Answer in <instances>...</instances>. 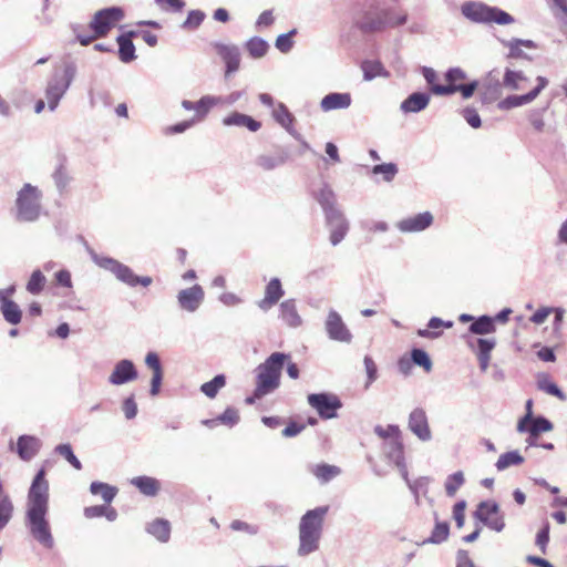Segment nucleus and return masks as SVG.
I'll return each instance as SVG.
<instances>
[{"label": "nucleus", "instance_id": "10", "mask_svg": "<svg viewBox=\"0 0 567 567\" xmlns=\"http://www.w3.org/2000/svg\"><path fill=\"white\" fill-rule=\"evenodd\" d=\"M474 516L485 526L497 533L505 527L504 516L501 514L499 506L494 501H485L480 503Z\"/></svg>", "mask_w": 567, "mask_h": 567}, {"label": "nucleus", "instance_id": "60", "mask_svg": "<svg viewBox=\"0 0 567 567\" xmlns=\"http://www.w3.org/2000/svg\"><path fill=\"white\" fill-rule=\"evenodd\" d=\"M217 420L219 423L225 424L229 427L234 426L239 421V413L234 408H227L224 413H221Z\"/></svg>", "mask_w": 567, "mask_h": 567}, {"label": "nucleus", "instance_id": "33", "mask_svg": "<svg viewBox=\"0 0 567 567\" xmlns=\"http://www.w3.org/2000/svg\"><path fill=\"white\" fill-rule=\"evenodd\" d=\"M364 81H372L375 78H389L390 72L383 66L380 61L367 60L361 64Z\"/></svg>", "mask_w": 567, "mask_h": 567}, {"label": "nucleus", "instance_id": "64", "mask_svg": "<svg viewBox=\"0 0 567 567\" xmlns=\"http://www.w3.org/2000/svg\"><path fill=\"white\" fill-rule=\"evenodd\" d=\"M53 179L58 188L63 189L69 184V175L66 168L60 165L53 173Z\"/></svg>", "mask_w": 567, "mask_h": 567}, {"label": "nucleus", "instance_id": "7", "mask_svg": "<svg viewBox=\"0 0 567 567\" xmlns=\"http://www.w3.org/2000/svg\"><path fill=\"white\" fill-rule=\"evenodd\" d=\"M76 74V66L74 63H66L62 72H55L45 89V99L50 111H54L60 100L64 96L69 90L72 81Z\"/></svg>", "mask_w": 567, "mask_h": 567}, {"label": "nucleus", "instance_id": "61", "mask_svg": "<svg viewBox=\"0 0 567 567\" xmlns=\"http://www.w3.org/2000/svg\"><path fill=\"white\" fill-rule=\"evenodd\" d=\"M544 111L545 110H532L528 113V121L537 132H543L545 127L543 118Z\"/></svg>", "mask_w": 567, "mask_h": 567}, {"label": "nucleus", "instance_id": "6", "mask_svg": "<svg viewBox=\"0 0 567 567\" xmlns=\"http://www.w3.org/2000/svg\"><path fill=\"white\" fill-rule=\"evenodd\" d=\"M462 14L475 23L511 24L514 18L497 7H489L482 2L467 1L461 7Z\"/></svg>", "mask_w": 567, "mask_h": 567}, {"label": "nucleus", "instance_id": "59", "mask_svg": "<svg viewBox=\"0 0 567 567\" xmlns=\"http://www.w3.org/2000/svg\"><path fill=\"white\" fill-rule=\"evenodd\" d=\"M295 33H296V30L293 29L288 33L278 35L276 39V43H275L276 48L282 53L289 52L293 47V41H292L291 37Z\"/></svg>", "mask_w": 567, "mask_h": 567}, {"label": "nucleus", "instance_id": "41", "mask_svg": "<svg viewBox=\"0 0 567 567\" xmlns=\"http://www.w3.org/2000/svg\"><path fill=\"white\" fill-rule=\"evenodd\" d=\"M502 43L509 50L508 58H526L520 47H525L527 49H536V44L532 40L512 39L502 41Z\"/></svg>", "mask_w": 567, "mask_h": 567}, {"label": "nucleus", "instance_id": "16", "mask_svg": "<svg viewBox=\"0 0 567 567\" xmlns=\"http://www.w3.org/2000/svg\"><path fill=\"white\" fill-rule=\"evenodd\" d=\"M138 372L134 363L128 359L120 360L115 363L113 371L109 375V382L112 385H122L135 381Z\"/></svg>", "mask_w": 567, "mask_h": 567}, {"label": "nucleus", "instance_id": "9", "mask_svg": "<svg viewBox=\"0 0 567 567\" xmlns=\"http://www.w3.org/2000/svg\"><path fill=\"white\" fill-rule=\"evenodd\" d=\"M124 18V12L118 7L106 8L97 11L90 27L94 31L95 37H104L115 27V24Z\"/></svg>", "mask_w": 567, "mask_h": 567}, {"label": "nucleus", "instance_id": "43", "mask_svg": "<svg viewBox=\"0 0 567 567\" xmlns=\"http://www.w3.org/2000/svg\"><path fill=\"white\" fill-rule=\"evenodd\" d=\"M524 462V457L519 454L518 451H511L502 454L497 462L495 463V467L497 471L502 472L507 470L511 466L520 465Z\"/></svg>", "mask_w": 567, "mask_h": 567}, {"label": "nucleus", "instance_id": "15", "mask_svg": "<svg viewBox=\"0 0 567 567\" xmlns=\"http://www.w3.org/2000/svg\"><path fill=\"white\" fill-rule=\"evenodd\" d=\"M205 298L202 286L194 285L189 288L182 289L177 293V302L182 310L195 312L199 309Z\"/></svg>", "mask_w": 567, "mask_h": 567}, {"label": "nucleus", "instance_id": "54", "mask_svg": "<svg viewBox=\"0 0 567 567\" xmlns=\"http://www.w3.org/2000/svg\"><path fill=\"white\" fill-rule=\"evenodd\" d=\"M55 453L64 457L75 470L80 471L82 468V464L79 458L74 455L72 446L68 443L59 444L54 449Z\"/></svg>", "mask_w": 567, "mask_h": 567}, {"label": "nucleus", "instance_id": "37", "mask_svg": "<svg viewBox=\"0 0 567 567\" xmlns=\"http://www.w3.org/2000/svg\"><path fill=\"white\" fill-rule=\"evenodd\" d=\"M444 327V328H452L453 322L452 321H444L437 317H433L429 320L427 328L429 329H419L417 336L422 338L427 339H436L441 336L440 331H436V329Z\"/></svg>", "mask_w": 567, "mask_h": 567}, {"label": "nucleus", "instance_id": "11", "mask_svg": "<svg viewBox=\"0 0 567 567\" xmlns=\"http://www.w3.org/2000/svg\"><path fill=\"white\" fill-rule=\"evenodd\" d=\"M324 219L329 229V241L332 246H338L349 233V220L341 210L324 215Z\"/></svg>", "mask_w": 567, "mask_h": 567}, {"label": "nucleus", "instance_id": "42", "mask_svg": "<svg viewBox=\"0 0 567 567\" xmlns=\"http://www.w3.org/2000/svg\"><path fill=\"white\" fill-rule=\"evenodd\" d=\"M246 50L248 51L249 55L254 59H260L265 56L269 50V44L266 40L259 37H252L250 38L246 44Z\"/></svg>", "mask_w": 567, "mask_h": 567}, {"label": "nucleus", "instance_id": "63", "mask_svg": "<svg viewBox=\"0 0 567 567\" xmlns=\"http://www.w3.org/2000/svg\"><path fill=\"white\" fill-rule=\"evenodd\" d=\"M465 507H466L465 501L457 502L453 507V518L458 528H462L465 523Z\"/></svg>", "mask_w": 567, "mask_h": 567}, {"label": "nucleus", "instance_id": "22", "mask_svg": "<svg viewBox=\"0 0 567 567\" xmlns=\"http://www.w3.org/2000/svg\"><path fill=\"white\" fill-rule=\"evenodd\" d=\"M352 99L350 93H329L320 101V109L323 112H330L333 110H344L351 105Z\"/></svg>", "mask_w": 567, "mask_h": 567}, {"label": "nucleus", "instance_id": "38", "mask_svg": "<svg viewBox=\"0 0 567 567\" xmlns=\"http://www.w3.org/2000/svg\"><path fill=\"white\" fill-rule=\"evenodd\" d=\"M287 161V156L285 154H262L256 158V165L262 171H272L281 165H284Z\"/></svg>", "mask_w": 567, "mask_h": 567}, {"label": "nucleus", "instance_id": "36", "mask_svg": "<svg viewBox=\"0 0 567 567\" xmlns=\"http://www.w3.org/2000/svg\"><path fill=\"white\" fill-rule=\"evenodd\" d=\"M468 330L474 334H491L496 331L495 319L489 316H481L475 319Z\"/></svg>", "mask_w": 567, "mask_h": 567}, {"label": "nucleus", "instance_id": "62", "mask_svg": "<svg viewBox=\"0 0 567 567\" xmlns=\"http://www.w3.org/2000/svg\"><path fill=\"white\" fill-rule=\"evenodd\" d=\"M549 542V523L545 522L542 529L536 535V546L539 547L542 553H546V547Z\"/></svg>", "mask_w": 567, "mask_h": 567}, {"label": "nucleus", "instance_id": "30", "mask_svg": "<svg viewBox=\"0 0 567 567\" xmlns=\"http://www.w3.org/2000/svg\"><path fill=\"white\" fill-rule=\"evenodd\" d=\"M1 313L7 322L10 324H18L22 318L20 307L12 300L6 297L3 291H0Z\"/></svg>", "mask_w": 567, "mask_h": 567}, {"label": "nucleus", "instance_id": "34", "mask_svg": "<svg viewBox=\"0 0 567 567\" xmlns=\"http://www.w3.org/2000/svg\"><path fill=\"white\" fill-rule=\"evenodd\" d=\"M146 532L157 540L166 543L171 536V524L163 518H156L146 526Z\"/></svg>", "mask_w": 567, "mask_h": 567}, {"label": "nucleus", "instance_id": "57", "mask_svg": "<svg viewBox=\"0 0 567 567\" xmlns=\"http://www.w3.org/2000/svg\"><path fill=\"white\" fill-rule=\"evenodd\" d=\"M555 18L566 23L567 0H546Z\"/></svg>", "mask_w": 567, "mask_h": 567}, {"label": "nucleus", "instance_id": "39", "mask_svg": "<svg viewBox=\"0 0 567 567\" xmlns=\"http://www.w3.org/2000/svg\"><path fill=\"white\" fill-rule=\"evenodd\" d=\"M406 20H408V16L405 13H394V14L389 16L386 21H384V22L381 20H378V21H374L371 23H363L362 28L364 30L374 31V30L382 29L385 24L390 25V27L402 25L406 22Z\"/></svg>", "mask_w": 567, "mask_h": 567}, {"label": "nucleus", "instance_id": "4", "mask_svg": "<svg viewBox=\"0 0 567 567\" xmlns=\"http://www.w3.org/2000/svg\"><path fill=\"white\" fill-rule=\"evenodd\" d=\"M42 193L38 187L27 183L17 193L14 217L20 223H34L42 213Z\"/></svg>", "mask_w": 567, "mask_h": 567}, {"label": "nucleus", "instance_id": "47", "mask_svg": "<svg viewBox=\"0 0 567 567\" xmlns=\"http://www.w3.org/2000/svg\"><path fill=\"white\" fill-rule=\"evenodd\" d=\"M498 71L493 70L487 74V76L483 81L482 90L485 96H487L489 93L496 95L501 93V87H503V85L502 82L498 81Z\"/></svg>", "mask_w": 567, "mask_h": 567}, {"label": "nucleus", "instance_id": "52", "mask_svg": "<svg viewBox=\"0 0 567 567\" xmlns=\"http://www.w3.org/2000/svg\"><path fill=\"white\" fill-rule=\"evenodd\" d=\"M450 534V527L447 523H436L431 536L425 539L422 544H441L447 539Z\"/></svg>", "mask_w": 567, "mask_h": 567}, {"label": "nucleus", "instance_id": "18", "mask_svg": "<svg viewBox=\"0 0 567 567\" xmlns=\"http://www.w3.org/2000/svg\"><path fill=\"white\" fill-rule=\"evenodd\" d=\"M383 452L386 457L393 462L396 467L400 470V473L403 478H406V464L404 460V446L400 436L394 437L393 440L383 442Z\"/></svg>", "mask_w": 567, "mask_h": 567}, {"label": "nucleus", "instance_id": "3", "mask_svg": "<svg viewBox=\"0 0 567 567\" xmlns=\"http://www.w3.org/2000/svg\"><path fill=\"white\" fill-rule=\"evenodd\" d=\"M289 359V354L274 352L256 368L255 395L257 398H264L279 388L281 371Z\"/></svg>", "mask_w": 567, "mask_h": 567}, {"label": "nucleus", "instance_id": "17", "mask_svg": "<svg viewBox=\"0 0 567 567\" xmlns=\"http://www.w3.org/2000/svg\"><path fill=\"white\" fill-rule=\"evenodd\" d=\"M432 224L433 215L430 212H423L399 220L395 227L401 233H420L427 229Z\"/></svg>", "mask_w": 567, "mask_h": 567}, {"label": "nucleus", "instance_id": "25", "mask_svg": "<svg viewBox=\"0 0 567 567\" xmlns=\"http://www.w3.org/2000/svg\"><path fill=\"white\" fill-rule=\"evenodd\" d=\"M477 86V81H472L467 84L433 85V93L435 95L446 96L460 92L464 99H470Z\"/></svg>", "mask_w": 567, "mask_h": 567}, {"label": "nucleus", "instance_id": "44", "mask_svg": "<svg viewBox=\"0 0 567 567\" xmlns=\"http://www.w3.org/2000/svg\"><path fill=\"white\" fill-rule=\"evenodd\" d=\"M532 96L528 93L523 95H509L498 102L497 107L502 111H508L515 107L532 103Z\"/></svg>", "mask_w": 567, "mask_h": 567}, {"label": "nucleus", "instance_id": "1", "mask_svg": "<svg viewBox=\"0 0 567 567\" xmlns=\"http://www.w3.org/2000/svg\"><path fill=\"white\" fill-rule=\"evenodd\" d=\"M45 475V468L41 467L31 482L25 501L24 524L34 540L51 549L54 538L48 519L50 493Z\"/></svg>", "mask_w": 567, "mask_h": 567}, {"label": "nucleus", "instance_id": "46", "mask_svg": "<svg viewBox=\"0 0 567 567\" xmlns=\"http://www.w3.org/2000/svg\"><path fill=\"white\" fill-rule=\"evenodd\" d=\"M553 430V423L544 416L532 417V421L527 425L525 433H529L532 436H538L539 433L549 432Z\"/></svg>", "mask_w": 567, "mask_h": 567}, {"label": "nucleus", "instance_id": "35", "mask_svg": "<svg viewBox=\"0 0 567 567\" xmlns=\"http://www.w3.org/2000/svg\"><path fill=\"white\" fill-rule=\"evenodd\" d=\"M131 483L146 496H155L159 491V483L154 477L137 476L132 478Z\"/></svg>", "mask_w": 567, "mask_h": 567}, {"label": "nucleus", "instance_id": "2", "mask_svg": "<svg viewBox=\"0 0 567 567\" xmlns=\"http://www.w3.org/2000/svg\"><path fill=\"white\" fill-rule=\"evenodd\" d=\"M328 506H319L307 511L299 522L298 555L306 557L319 549Z\"/></svg>", "mask_w": 567, "mask_h": 567}, {"label": "nucleus", "instance_id": "53", "mask_svg": "<svg viewBox=\"0 0 567 567\" xmlns=\"http://www.w3.org/2000/svg\"><path fill=\"white\" fill-rule=\"evenodd\" d=\"M464 475L461 471L449 475L444 484L446 494L449 496H454L458 488L464 484Z\"/></svg>", "mask_w": 567, "mask_h": 567}, {"label": "nucleus", "instance_id": "26", "mask_svg": "<svg viewBox=\"0 0 567 567\" xmlns=\"http://www.w3.org/2000/svg\"><path fill=\"white\" fill-rule=\"evenodd\" d=\"M430 103V95L422 92L410 94L400 105V110L408 113H419L427 107Z\"/></svg>", "mask_w": 567, "mask_h": 567}, {"label": "nucleus", "instance_id": "48", "mask_svg": "<svg viewBox=\"0 0 567 567\" xmlns=\"http://www.w3.org/2000/svg\"><path fill=\"white\" fill-rule=\"evenodd\" d=\"M312 473L318 480L327 483L340 474V468L334 465L320 464L312 468Z\"/></svg>", "mask_w": 567, "mask_h": 567}, {"label": "nucleus", "instance_id": "8", "mask_svg": "<svg viewBox=\"0 0 567 567\" xmlns=\"http://www.w3.org/2000/svg\"><path fill=\"white\" fill-rule=\"evenodd\" d=\"M308 404L317 411L322 419H333L342 403L333 393H312L307 398Z\"/></svg>", "mask_w": 567, "mask_h": 567}, {"label": "nucleus", "instance_id": "31", "mask_svg": "<svg viewBox=\"0 0 567 567\" xmlns=\"http://www.w3.org/2000/svg\"><path fill=\"white\" fill-rule=\"evenodd\" d=\"M408 484L411 493L414 496V501L416 505L421 504V496L426 497L429 494V486L431 483V478L427 476H421L414 481L409 478V472L406 471V478H403Z\"/></svg>", "mask_w": 567, "mask_h": 567}, {"label": "nucleus", "instance_id": "51", "mask_svg": "<svg viewBox=\"0 0 567 567\" xmlns=\"http://www.w3.org/2000/svg\"><path fill=\"white\" fill-rule=\"evenodd\" d=\"M537 386L539 390L556 396L560 401H566V394L557 386L555 382L550 380L549 377H543L538 379Z\"/></svg>", "mask_w": 567, "mask_h": 567}, {"label": "nucleus", "instance_id": "58", "mask_svg": "<svg viewBox=\"0 0 567 567\" xmlns=\"http://www.w3.org/2000/svg\"><path fill=\"white\" fill-rule=\"evenodd\" d=\"M412 361L422 368H424L425 371H431L432 369V362L429 357V354L422 350V349H413L411 352Z\"/></svg>", "mask_w": 567, "mask_h": 567}, {"label": "nucleus", "instance_id": "56", "mask_svg": "<svg viewBox=\"0 0 567 567\" xmlns=\"http://www.w3.org/2000/svg\"><path fill=\"white\" fill-rule=\"evenodd\" d=\"M374 433L383 439V441H390L393 440L396 436L401 435V430L398 425L390 424L386 427H383L382 425H377L374 427Z\"/></svg>", "mask_w": 567, "mask_h": 567}, {"label": "nucleus", "instance_id": "50", "mask_svg": "<svg viewBox=\"0 0 567 567\" xmlns=\"http://www.w3.org/2000/svg\"><path fill=\"white\" fill-rule=\"evenodd\" d=\"M226 384V379L223 374L216 375L213 380L205 382L200 386V391L208 398L214 399L218 391Z\"/></svg>", "mask_w": 567, "mask_h": 567}, {"label": "nucleus", "instance_id": "27", "mask_svg": "<svg viewBox=\"0 0 567 567\" xmlns=\"http://www.w3.org/2000/svg\"><path fill=\"white\" fill-rule=\"evenodd\" d=\"M137 35L136 31H128L125 34L117 37L116 42L118 44V56L124 63H128L136 59L135 45L132 42V38Z\"/></svg>", "mask_w": 567, "mask_h": 567}, {"label": "nucleus", "instance_id": "21", "mask_svg": "<svg viewBox=\"0 0 567 567\" xmlns=\"http://www.w3.org/2000/svg\"><path fill=\"white\" fill-rule=\"evenodd\" d=\"M316 200L320 204L324 215L331 212H339L337 207L336 194L328 183H322L320 188L313 192Z\"/></svg>", "mask_w": 567, "mask_h": 567}, {"label": "nucleus", "instance_id": "23", "mask_svg": "<svg viewBox=\"0 0 567 567\" xmlns=\"http://www.w3.org/2000/svg\"><path fill=\"white\" fill-rule=\"evenodd\" d=\"M272 117L291 136H293L296 140L300 138V134L293 127L295 117L284 103L279 102L276 104V106L272 109Z\"/></svg>", "mask_w": 567, "mask_h": 567}, {"label": "nucleus", "instance_id": "13", "mask_svg": "<svg viewBox=\"0 0 567 567\" xmlns=\"http://www.w3.org/2000/svg\"><path fill=\"white\" fill-rule=\"evenodd\" d=\"M408 427L422 442H427L432 439L427 415L422 408H415L410 412Z\"/></svg>", "mask_w": 567, "mask_h": 567}, {"label": "nucleus", "instance_id": "5", "mask_svg": "<svg viewBox=\"0 0 567 567\" xmlns=\"http://www.w3.org/2000/svg\"><path fill=\"white\" fill-rule=\"evenodd\" d=\"M89 254L95 265L112 272L117 280L130 287H136L137 285L148 287L152 284L151 277L135 275L128 266L120 262L116 259L106 256H100L93 249H89Z\"/></svg>", "mask_w": 567, "mask_h": 567}, {"label": "nucleus", "instance_id": "55", "mask_svg": "<svg viewBox=\"0 0 567 567\" xmlns=\"http://www.w3.org/2000/svg\"><path fill=\"white\" fill-rule=\"evenodd\" d=\"M372 173L382 175L385 182H391L398 173V167L393 163L380 164L372 168Z\"/></svg>", "mask_w": 567, "mask_h": 567}, {"label": "nucleus", "instance_id": "24", "mask_svg": "<svg viewBox=\"0 0 567 567\" xmlns=\"http://www.w3.org/2000/svg\"><path fill=\"white\" fill-rule=\"evenodd\" d=\"M282 296L284 290L280 280L278 278H272L266 287L264 299L258 301V307L264 311H268L280 300Z\"/></svg>", "mask_w": 567, "mask_h": 567}, {"label": "nucleus", "instance_id": "45", "mask_svg": "<svg viewBox=\"0 0 567 567\" xmlns=\"http://www.w3.org/2000/svg\"><path fill=\"white\" fill-rule=\"evenodd\" d=\"M14 512V505L11 497L6 494L0 497V530H2L11 520Z\"/></svg>", "mask_w": 567, "mask_h": 567}, {"label": "nucleus", "instance_id": "14", "mask_svg": "<svg viewBox=\"0 0 567 567\" xmlns=\"http://www.w3.org/2000/svg\"><path fill=\"white\" fill-rule=\"evenodd\" d=\"M326 331L331 340L349 343L352 340V334L344 324L341 316L330 310L326 320Z\"/></svg>", "mask_w": 567, "mask_h": 567}, {"label": "nucleus", "instance_id": "40", "mask_svg": "<svg viewBox=\"0 0 567 567\" xmlns=\"http://www.w3.org/2000/svg\"><path fill=\"white\" fill-rule=\"evenodd\" d=\"M90 492L93 495L101 496L105 504H111L117 494V488L106 483L92 482L90 485Z\"/></svg>", "mask_w": 567, "mask_h": 567}, {"label": "nucleus", "instance_id": "19", "mask_svg": "<svg viewBox=\"0 0 567 567\" xmlns=\"http://www.w3.org/2000/svg\"><path fill=\"white\" fill-rule=\"evenodd\" d=\"M221 102L220 96L205 95L198 102L193 103L188 100L182 101V106L186 111H195V115L192 117L197 122H200L208 114L210 109Z\"/></svg>", "mask_w": 567, "mask_h": 567}, {"label": "nucleus", "instance_id": "49", "mask_svg": "<svg viewBox=\"0 0 567 567\" xmlns=\"http://www.w3.org/2000/svg\"><path fill=\"white\" fill-rule=\"evenodd\" d=\"M45 282V276L41 272V270L37 269L31 274L30 279L27 282L25 289L31 295H39L42 292Z\"/></svg>", "mask_w": 567, "mask_h": 567}, {"label": "nucleus", "instance_id": "29", "mask_svg": "<svg viewBox=\"0 0 567 567\" xmlns=\"http://www.w3.org/2000/svg\"><path fill=\"white\" fill-rule=\"evenodd\" d=\"M223 124L225 126H239L247 127L250 132H257L261 124L260 122L254 120L251 116L234 112L223 118Z\"/></svg>", "mask_w": 567, "mask_h": 567}, {"label": "nucleus", "instance_id": "20", "mask_svg": "<svg viewBox=\"0 0 567 567\" xmlns=\"http://www.w3.org/2000/svg\"><path fill=\"white\" fill-rule=\"evenodd\" d=\"M217 53L226 63V75L236 72L240 64V52L238 47L234 44L215 43Z\"/></svg>", "mask_w": 567, "mask_h": 567}, {"label": "nucleus", "instance_id": "32", "mask_svg": "<svg viewBox=\"0 0 567 567\" xmlns=\"http://www.w3.org/2000/svg\"><path fill=\"white\" fill-rule=\"evenodd\" d=\"M280 318L287 326H289L291 328H297L302 322L301 317L299 316V313L297 311L296 303L291 299L285 300L284 302H281Z\"/></svg>", "mask_w": 567, "mask_h": 567}, {"label": "nucleus", "instance_id": "12", "mask_svg": "<svg viewBox=\"0 0 567 567\" xmlns=\"http://www.w3.org/2000/svg\"><path fill=\"white\" fill-rule=\"evenodd\" d=\"M42 445V441L39 437L23 434L18 437L16 444L11 441L9 449L16 452L21 461L30 462L39 454Z\"/></svg>", "mask_w": 567, "mask_h": 567}, {"label": "nucleus", "instance_id": "28", "mask_svg": "<svg viewBox=\"0 0 567 567\" xmlns=\"http://www.w3.org/2000/svg\"><path fill=\"white\" fill-rule=\"evenodd\" d=\"M528 78L523 71H515L506 69L503 75L502 85L503 87L511 91H522L527 87Z\"/></svg>", "mask_w": 567, "mask_h": 567}]
</instances>
